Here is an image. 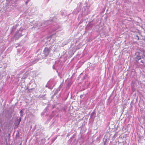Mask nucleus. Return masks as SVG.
Instances as JSON below:
<instances>
[{
	"mask_svg": "<svg viewBox=\"0 0 145 145\" xmlns=\"http://www.w3.org/2000/svg\"><path fill=\"white\" fill-rule=\"evenodd\" d=\"M25 30H19L16 31L14 35L16 39H18L20 37L25 34Z\"/></svg>",
	"mask_w": 145,
	"mask_h": 145,
	"instance_id": "f257e3e1",
	"label": "nucleus"
},
{
	"mask_svg": "<svg viewBox=\"0 0 145 145\" xmlns=\"http://www.w3.org/2000/svg\"><path fill=\"white\" fill-rule=\"evenodd\" d=\"M51 47H46L45 48L44 51L43 53L45 57L47 56L48 55L50 51L51 50Z\"/></svg>",
	"mask_w": 145,
	"mask_h": 145,
	"instance_id": "f03ea898",
	"label": "nucleus"
},
{
	"mask_svg": "<svg viewBox=\"0 0 145 145\" xmlns=\"http://www.w3.org/2000/svg\"><path fill=\"white\" fill-rule=\"evenodd\" d=\"M142 53L139 52H137L135 54L136 56L135 58V59L136 62H138V61L142 58Z\"/></svg>",
	"mask_w": 145,
	"mask_h": 145,
	"instance_id": "7ed1b4c3",
	"label": "nucleus"
},
{
	"mask_svg": "<svg viewBox=\"0 0 145 145\" xmlns=\"http://www.w3.org/2000/svg\"><path fill=\"white\" fill-rule=\"evenodd\" d=\"M50 22L51 21H50V20H48L47 21L45 22L44 24H41L38 21L36 22V23H35V24L36 25L37 27H40V26L42 25H44L43 26L45 27L46 26V25H47L48 24V23Z\"/></svg>",
	"mask_w": 145,
	"mask_h": 145,
	"instance_id": "20e7f679",
	"label": "nucleus"
},
{
	"mask_svg": "<svg viewBox=\"0 0 145 145\" xmlns=\"http://www.w3.org/2000/svg\"><path fill=\"white\" fill-rule=\"evenodd\" d=\"M142 59H144V61L141 60L140 61V62L143 64L145 63V50L143 51L142 53Z\"/></svg>",
	"mask_w": 145,
	"mask_h": 145,
	"instance_id": "39448f33",
	"label": "nucleus"
},
{
	"mask_svg": "<svg viewBox=\"0 0 145 145\" xmlns=\"http://www.w3.org/2000/svg\"><path fill=\"white\" fill-rule=\"evenodd\" d=\"M20 123H19V122H18V120L16 121L14 123L15 126L16 127H18V125L20 124Z\"/></svg>",
	"mask_w": 145,
	"mask_h": 145,
	"instance_id": "423d86ee",
	"label": "nucleus"
},
{
	"mask_svg": "<svg viewBox=\"0 0 145 145\" xmlns=\"http://www.w3.org/2000/svg\"><path fill=\"white\" fill-rule=\"evenodd\" d=\"M26 90L27 91L28 93L31 92L33 90V89H28L27 88Z\"/></svg>",
	"mask_w": 145,
	"mask_h": 145,
	"instance_id": "0eeeda50",
	"label": "nucleus"
},
{
	"mask_svg": "<svg viewBox=\"0 0 145 145\" xmlns=\"http://www.w3.org/2000/svg\"><path fill=\"white\" fill-rule=\"evenodd\" d=\"M21 119H22L21 118V117L19 119L17 120L18 121V122H19V123H20L21 120Z\"/></svg>",
	"mask_w": 145,
	"mask_h": 145,
	"instance_id": "6e6552de",
	"label": "nucleus"
},
{
	"mask_svg": "<svg viewBox=\"0 0 145 145\" xmlns=\"http://www.w3.org/2000/svg\"><path fill=\"white\" fill-rule=\"evenodd\" d=\"M38 61V59H36L35 60V61H34V62H33V64H35V63H36V62Z\"/></svg>",
	"mask_w": 145,
	"mask_h": 145,
	"instance_id": "1a4fd4ad",
	"label": "nucleus"
},
{
	"mask_svg": "<svg viewBox=\"0 0 145 145\" xmlns=\"http://www.w3.org/2000/svg\"><path fill=\"white\" fill-rule=\"evenodd\" d=\"M30 0H27V1H26L25 2V4H27V3L30 1Z\"/></svg>",
	"mask_w": 145,
	"mask_h": 145,
	"instance_id": "9d476101",
	"label": "nucleus"
},
{
	"mask_svg": "<svg viewBox=\"0 0 145 145\" xmlns=\"http://www.w3.org/2000/svg\"><path fill=\"white\" fill-rule=\"evenodd\" d=\"M20 113L21 114H22V113H23V111H22V110H21L20 111Z\"/></svg>",
	"mask_w": 145,
	"mask_h": 145,
	"instance_id": "9b49d317",
	"label": "nucleus"
},
{
	"mask_svg": "<svg viewBox=\"0 0 145 145\" xmlns=\"http://www.w3.org/2000/svg\"><path fill=\"white\" fill-rule=\"evenodd\" d=\"M20 116L21 117H22L23 116V114H21L20 115Z\"/></svg>",
	"mask_w": 145,
	"mask_h": 145,
	"instance_id": "f8f14e48",
	"label": "nucleus"
},
{
	"mask_svg": "<svg viewBox=\"0 0 145 145\" xmlns=\"http://www.w3.org/2000/svg\"><path fill=\"white\" fill-rule=\"evenodd\" d=\"M44 95H42L41 96H42V97H44Z\"/></svg>",
	"mask_w": 145,
	"mask_h": 145,
	"instance_id": "ddd939ff",
	"label": "nucleus"
}]
</instances>
